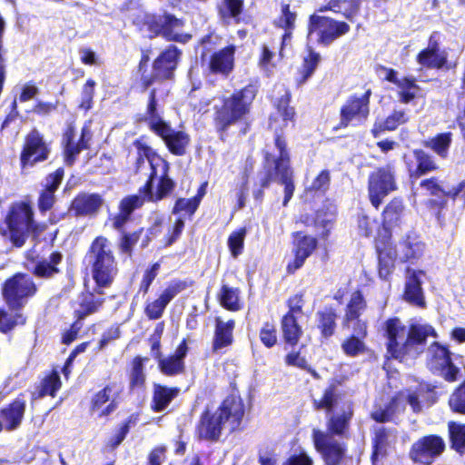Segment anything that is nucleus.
Wrapping results in <instances>:
<instances>
[{
	"instance_id": "obj_61",
	"label": "nucleus",
	"mask_w": 465,
	"mask_h": 465,
	"mask_svg": "<svg viewBox=\"0 0 465 465\" xmlns=\"http://www.w3.org/2000/svg\"><path fill=\"white\" fill-rule=\"evenodd\" d=\"M25 322V318L20 314L16 313L15 316H10L6 312H5L2 309H0V331L5 332L15 325L24 324Z\"/></svg>"
},
{
	"instance_id": "obj_50",
	"label": "nucleus",
	"mask_w": 465,
	"mask_h": 465,
	"mask_svg": "<svg viewBox=\"0 0 465 465\" xmlns=\"http://www.w3.org/2000/svg\"><path fill=\"white\" fill-rule=\"evenodd\" d=\"M144 382L143 359L136 357L133 361V368L130 374V386L132 389H142Z\"/></svg>"
},
{
	"instance_id": "obj_14",
	"label": "nucleus",
	"mask_w": 465,
	"mask_h": 465,
	"mask_svg": "<svg viewBox=\"0 0 465 465\" xmlns=\"http://www.w3.org/2000/svg\"><path fill=\"white\" fill-rule=\"evenodd\" d=\"M428 364L434 371H440L445 380L452 381L457 378L459 368L450 359V351L438 342H433L427 351Z\"/></svg>"
},
{
	"instance_id": "obj_38",
	"label": "nucleus",
	"mask_w": 465,
	"mask_h": 465,
	"mask_svg": "<svg viewBox=\"0 0 465 465\" xmlns=\"http://www.w3.org/2000/svg\"><path fill=\"white\" fill-rule=\"evenodd\" d=\"M452 142V134L451 133H442L439 134L436 136L427 140L424 143V145L430 149H431L435 153H437L441 158H446L448 156L449 149Z\"/></svg>"
},
{
	"instance_id": "obj_10",
	"label": "nucleus",
	"mask_w": 465,
	"mask_h": 465,
	"mask_svg": "<svg viewBox=\"0 0 465 465\" xmlns=\"http://www.w3.org/2000/svg\"><path fill=\"white\" fill-rule=\"evenodd\" d=\"M35 292L36 287L32 279L23 273H17L8 279L3 288L4 298L13 310L23 307Z\"/></svg>"
},
{
	"instance_id": "obj_52",
	"label": "nucleus",
	"mask_w": 465,
	"mask_h": 465,
	"mask_svg": "<svg viewBox=\"0 0 465 465\" xmlns=\"http://www.w3.org/2000/svg\"><path fill=\"white\" fill-rule=\"evenodd\" d=\"M398 87L400 88V99L405 104L411 102L418 92V86L415 84L414 79L401 78L398 84Z\"/></svg>"
},
{
	"instance_id": "obj_4",
	"label": "nucleus",
	"mask_w": 465,
	"mask_h": 465,
	"mask_svg": "<svg viewBox=\"0 0 465 465\" xmlns=\"http://www.w3.org/2000/svg\"><path fill=\"white\" fill-rule=\"evenodd\" d=\"M244 416V409H206L198 426L200 438L217 441L223 430H237Z\"/></svg>"
},
{
	"instance_id": "obj_47",
	"label": "nucleus",
	"mask_w": 465,
	"mask_h": 465,
	"mask_svg": "<svg viewBox=\"0 0 465 465\" xmlns=\"http://www.w3.org/2000/svg\"><path fill=\"white\" fill-rule=\"evenodd\" d=\"M180 390L177 388H168L158 384L154 385L153 400L155 407H165L172 400L177 397Z\"/></svg>"
},
{
	"instance_id": "obj_64",
	"label": "nucleus",
	"mask_w": 465,
	"mask_h": 465,
	"mask_svg": "<svg viewBox=\"0 0 465 465\" xmlns=\"http://www.w3.org/2000/svg\"><path fill=\"white\" fill-rule=\"evenodd\" d=\"M185 289V283L183 282H171L159 296L166 304H168L177 294Z\"/></svg>"
},
{
	"instance_id": "obj_26",
	"label": "nucleus",
	"mask_w": 465,
	"mask_h": 465,
	"mask_svg": "<svg viewBox=\"0 0 465 465\" xmlns=\"http://www.w3.org/2000/svg\"><path fill=\"white\" fill-rule=\"evenodd\" d=\"M179 53L176 47L171 46L163 52L154 62V71L158 77L170 78L175 69Z\"/></svg>"
},
{
	"instance_id": "obj_21",
	"label": "nucleus",
	"mask_w": 465,
	"mask_h": 465,
	"mask_svg": "<svg viewBox=\"0 0 465 465\" xmlns=\"http://www.w3.org/2000/svg\"><path fill=\"white\" fill-rule=\"evenodd\" d=\"M352 416L351 409H327L328 433L333 437L345 436Z\"/></svg>"
},
{
	"instance_id": "obj_39",
	"label": "nucleus",
	"mask_w": 465,
	"mask_h": 465,
	"mask_svg": "<svg viewBox=\"0 0 465 465\" xmlns=\"http://www.w3.org/2000/svg\"><path fill=\"white\" fill-rule=\"evenodd\" d=\"M360 0H330L328 6L324 8L341 13L346 18L351 19L358 12ZM323 11V8H321Z\"/></svg>"
},
{
	"instance_id": "obj_25",
	"label": "nucleus",
	"mask_w": 465,
	"mask_h": 465,
	"mask_svg": "<svg viewBox=\"0 0 465 465\" xmlns=\"http://www.w3.org/2000/svg\"><path fill=\"white\" fill-rule=\"evenodd\" d=\"M64 177V170L58 168L54 173L49 174L45 178V190L39 197V208L41 211L51 209L54 203V192L60 185Z\"/></svg>"
},
{
	"instance_id": "obj_35",
	"label": "nucleus",
	"mask_w": 465,
	"mask_h": 465,
	"mask_svg": "<svg viewBox=\"0 0 465 465\" xmlns=\"http://www.w3.org/2000/svg\"><path fill=\"white\" fill-rule=\"evenodd\" d=\"M388 437V430L383 426L375 429V436L372 440L373 450L371 458L372 465H378L379 458L386 455Z\"/></svg>"
},
{
	"instance_id": "obj_29",
	"label": "nucleus",
	"mask_w": 465,
	"mask_h": 465,
	"mask_svg": "<svg viewBox=\"0 0 465 465\" xmlns=\"http://www.w3.org/2000/svg\"><path fill=\"white\" fill-rule=\"evenodd\" d=\"M183 22L173 15H165L159 18L157 32L170 40L180 41L183 37L181 33Z\"/></svg>"
},
{
	"instance_id": "obj_7",
	"label": "nucleus",
	"mask_w": 465,
	"mask_h": 465,
	"mask_svg": "<svg viewBox=\"0 0 465 465\" xmlns=\"http://www.w3.org/2000/svg\"><path fill=\"white\" fill-rule=\"evenodd\" d=\"M154 91L151 92L147 107L149 114L148 123L150 128L159 135L168 149L176 155H183L189 144V136L183 131H175L156 114Z\"/></svg>"
},
{
	"instance_id": "obj_6",
	"label": "nucleus",
	"mask_w": 465,
	"mask_h": 465,
	"mask_svg": "<svg viewBox=\"0 0 465 465\" xmlns=\"http://www.w3.org/2000/svg\"><path fill=\"white\" fill-rule=\"evenodd\" d=\"M254 97V88L248 86L222 100L221 104L215 105V122L217 125L221 129H226L241 120L249 112V106Z\"/></svg>"
},
{
	"instance_id": "obj_24",
	"label": "nucleus",
	"mask_w": 465,
	"mask_h": 465,
	"mask_svg": "<svg viewBox=\"0 0 465 465\" xmlns=\"http://www.w3.org/2000/svg\"><path fill=\"white\" fill-rule=\"evenodd\" d=\"M187 345L185 341L177 347L175 353L166 358L158 359L160 371L168 376L177 375L184 371L183 359L187 354Z\"/></svg>"
},
{
	"instance_id": "obj_18",
	"label": "nucleus",
	"mask_w": 465,
	"mask_h": 465,
	"mask_svg": "<svg viewBox=\"0 0 465 465\" xmlns=\"http://www.w3.org/2000/svg\"><path fill=\"white\" fill-rule=\"evenodd\" d=\"M103 203L102 197L97 193H82L72 201L69 213L74 217H93L99 212Z\"/></svg>"
},
{
	"instance_id": "obj_59",
	"label": "nucleus",
	"mask_w": 465,
	"mask_h": 465,
	"mask_svg": "<svg viewBox=\"0 0 465 465\" xmlns=\"http://www.w3.org/2000/svg\"><path fill=\"white\" fill-rule=\"evenodd\" d=\"M137 416L132 415L130 418L119 428L114 436H113L109 440V446L112 449H115L118 447L123 440L125 439L127 433L129 432L131 425L136 423Z\"/></svg>"
},
{
	"instance_id": "obj_1",
	"label": "nucleus",
	"mask_w": 465,
	"mask_h": 465,
	"mask_svg": "<svg viewBox=\"0 0 465 465\" xmlns=\"http://www.w3.org/2000/svg\"><path fill=\"white\" fill-rule=\"evenodd\" d=\"M139 157L137 163L147 160L151 173L143 189L140 190L141 195H131L122 200L120 209L129 215L137 208L141 207L147 199L152 202H157L166 197L174 188L173 181L168 176L169 163L161 156L156 154L153 150L148 146H142L140 143H136Z\"/></svg>"
},
{
	"instance_id": "obj_30",
	"label": "nucleus",
	"mask_w": 465,
	"mask_h": 465,
	"mask_svg": "<svg viewBox=\"0 0 465 465\" xmlns=\"http://www.w3.org/2000/svg\"><path fill=\"white\" fill-rule=\"evenodd\" d=\"M393 247L397 251L398 260L406 262L421 255L424 244L414 238L408 237L398 244H393Z\"/></svg>"
},
{
	"instance_id": "obj_11",
	"label": "nucleus",
	"mask_w": 465,
	"mask_h": 465,
	"mask_svg": "<svg viewBox=\"0 0 465 465\" xmlns=\"http://www.w3.org/2000/svg\"><path fill=\"white\" fill-rule=\"evenodd\" d=\"M371 90H366L363 94L350 96L341 108L340 127L348 125H360L365 123L370 114V96Z\"/></svg>"
},
{
	"instance_id": "obj_15",
	"label": "nucleus",
	"mask_w": 465,
	"mask_h": 465,
	"mask_svg": "<svg viewBox=\"0 0 465 465\" xmlns=\"http://www.w3.org/2000/svg\"><path fill=\"white\" fill-rule=\"evenodd\" d=\"M445 449L444 440L437 435L425 436L416 441L410 456L415 462L430 464Z\"/></svg>"
},
{
	"instance_id": "obj_23",
	"label": "nucleus",
	"mask_w": 465,
	"mask_h": 465,
	"mask_svg": "<svg viewBox=\"0 0 465 465\" xmlns=\"http://www.w3.org/2000/svg\"><path fill=\"white\" fill-rule=\"evenodd\" d=\"M423 276L424 273L421 271L408 269L404 292L406 301L420 307L425 304L421 289V278Z\"/></svg>"
},
{
	"instance_id": "obj_34",
	"label": "nucleus",
	"mask_w": 465,
	"mask_h": 465,
	"mask_svg": "<svg viewBox=\"0 0 465 465\" xmlns=\"http://www.w3.org/2000/svg\"><path fill=\"white\" fill-rule=\"evenodd\" d=\"M419 64L427 68H440L446 63V55L440 50L426 48L417 57Z\"/></svg>"
},
{
	"instance_id": "obj_62",
	"label": "nucleus",
	"mask_w": 465,
	"mask_h": 465,
	"mask_svg": "<svg viewBox=\"0 0 465 465\" xmlns=\"http://www.w3.org/2000/svg\"><path fill=\"white\" fill-rule=\"evenodd\" d=\"M95 82L92 79H88L83 87L82 92V102L80 108L84 110H89L93 104V98L94 94Z\"/></svg>"
},
{
	"instance_id": "obj_32",
	"label": "nucleus",
	"mask_w": 465,
	"mask_h": 465,
	"mask_svg": "<svg viewBox=\"0 0 465 465\" xmlns=\"http://www.w3.org/2000/svg\"><path fill=\"white\" fill-rule=\"evenodd\" d=\"M365 307L366 302L361 292L359 291L352 292L351 300L347 305L346 313L343 319V326L350 328L351 323L358 320Z\"/></svg>"
},
{
	"instance_id": "obj_3",
	"label": "nucleus",
	"mask_w": 465,
	"mask_h": 465,
	"mask_svg": "<svg viewBox=\"0 0 465 465\" xmlns=\"http://www.w3.org/2000/svg\"><path fill=\"white\" fill-rule=\"evenodd\" d=\"M275 146L278 150V155L266 153L267 173L262 179L261 186L266 188L271 181H278L284 185V199L282 204L286 206L292 199L294 192V183L292 182V171L290 167L289 153L286 149L285 141L277 136L275 139Z\"/></svg>"
},
{
	"instance_id": "obj_16",
	"label": "nucleus",
	"mask_w": 465,
	"mask_h": 465,
	"mask_svg": "<svg viewBox=\"0 0 465 465\" xmlns=\"http://www.w3.org/2000/svg\"><path fill=\"white\" fill-rule=\"evenodd\" d=\"M49 150L46 143L36 131H32L26 137L21 155L23 167L33 166L35 163L47 158Z\"/></svg>"
},
{
	"instance_id": "obj_20",
	"label": "nucleus",
	"mask_w": 465,
	"mask_h": 465,
	"mask_svg": "<svg viewBox=\"0 0 465 465\" xmlns=\"http://www.w3.org/2000/svg\"><path fill=\"white\" fill-rule=\"evenodd\" d=\"M235 46L229 45L214 52L209 61V69L214 74L228 75L234 67Z\"/></svg>"
},
{
	"instance_id": "obj_13",
	"label": "nucleus",
	"mask_w": 465,
	"mask_h": 465,
	"mask_svg": "<svg viewBox=\"0 0 465 465\" xmlns=\"http://www.w3.org/2000/svg\"><path fill=\"white\" fill-rule=\"evenodd\" d=\"M396 190L394 174L391 167L380 168L369 177V196L371 204L378 208L383 198Z\"/></svg>"
},
{
	"instance_id": "obj_22",
	"label": "nucleus",
	"mask_w": 465,
	"mask_h": 465,
	"mask_svg": "<svg viewBox=\"0 0 465 465\" xmlns=\"http://www.w3.org/2000/svg\"><path fill=\"white\" fill-rule=\"evenodd\" d=\"M376 247L379 252L380 277L387 279L394 268V262L398 259L397 251L390 240L385 242L382 239H379L376 242Z\"/></svg>"
},
{
	"instance_id": "obj_63",
	"label": "nucleus",
	"mask_w": 465,
	"mask_h": 465,
	"mask_svg": "<svg viewBox=\"0 0 465 465\" xmlns=\"http://www.w3.org/2000/svg\"><path fill=\"white\" fill-rule=\"evenodd\" d=\"M185 289V283L183 282H171L159 296L166 304H168L177 294Z\"/></svg>"
},
{
	"instance_id": "obj_19",
	"label": "nucleus",
	"mask_w": 465,
	"mask_h": 465,
	"mask_svg": "<svg viewBox=\"0 0 465 465\" xmlns=\"http://www.w3.org/2000/svg\"><path fill=\"white\" fill-rule=\"evenodd\" d=\"M76 136L74 129L72 126H69L64 137V142L65 143V161L68 164H72L75 156L82 150L87 148V144L91 140L89 126L85 125L82 128L79 139H76Z\"/></svg>"
},
{
	"instance_id": "obj_45",
	"label": "nucleus",
	"mask_w": 465,
	"mask_h": 465,
	"mask_svg": "<svg viewBox=\"0 0 465 465\" xmlns=\"http://www.w3.org/2000/svg\"><path fill=\"white\" fill-rule=\"evenodd\" d=\"M62 260V255L59 252H54L50 256V261H44L39 262L35 268V274L38 277L48 278L53 276L58 272L55 267Z\"/></svg>"
},
{
	"instance_id": "obj_5",
	"label": "nucleus",
	"mask_w": 465,
	"mask_h": 465,
	"mask_svg": "<svg viewBox=\"0 0 465 465\" xmlns=\"http://www.w3.org/2000/svg\"><path fill=\"white\" fill-rule=\"evenodd\" d=\"M92 276L96 283L94 292L102 294L101 289L109 287L117 274V263L108 240L97 237L91 246Z\"/></svg>"
},
{
	"instance_id": "obj_9",
	"label": "nucleus",
	"mask_w": 465,
	"mask_h": 465,
	"mask_svg": "<svg viewBox=\"0 0 465 465\" xmlns=\"http://www.w3.org/2000/svg\"><path fill=\"white\" fill-rule=\"evenodd\" d=\"M350 25L332 18L313 15L310 17L308 38L322 45H330L347 34Z\"/></svg>"
},
{
	"instance_id": "obj_42",
	"label": "nucleus",
	"mask_w": 465,
	"mask_h": 465,
	"mask_svg": "<svg viewBox=\"0 0 465 465\" xmlns=\"http://www.w3.org/2000/svg\"><path fill=\"white\" fill-rule=\"evenodd\" d=\"M118 392L119 389L116 385L112 384L106 386L94 396V406L99 407L107 404L106 407H111L113 404H117L116 399L118 397Z\"/></svg>"
},
{
	"instance_id": "obj_28",
	"label": "nucleus",
	"mask_w": 465,
	"mask_h": 465,
	"mask_svg": "<svg viewBox=\"0 0 465 465\" xmlns=\"http://www.w3.org/2000/svg\"><path fill=\"white\" fill-rule=\"evenodd\" d=\"M233 328L234 322L232 320L223 322L220 318H216V327L213 344V351H217L232 343Z\"/></svg>"
},
{
	"instance_id": "obj_17",
	"label": "nucleus",
	"mask_w": 465,
	"mask_h": 465,
	"mask_svg": "<svg viewBox=\"0 0 465 465\" xmlns=\"http://www.w3.org/2000/svg\"><path fill=\"white\" fill-rule=\"evenodd\" d=\"M317 247L316 238L297 232L293 240L292 253L294 258L287 265V271L290 273L300 269L306 259L314 252Z\"/></svg>"
},
{
	"instance_id": "obj_51",
	"label": "nucleus",
	"mask_w": 465,
	"mask_h": 465,
	"mask_svg": "<svg viewBox=\"0 0 465 465\" xmlns=\"http://www.w3.org/2000/svg\"><path fill=\"white\" fill-rule=\"evenodd\" d=\"M25 409H1L0 418L9 430L19 426L24 417Z\"/></svg>"
},
{
	"instance_id": "obj_53",
	"label": "nucleus",
	"mask_w": 465,
	"mask_h": 465,
	"mask_svg": "<svg viewBox=\"0 0 465 465\" xmlns=\"http://www.w3.org/2000/svg\"><path fill=\"white\" fill-rule=\"evenodd\" d=\"M246 232L245 228H241L232 232L228 238V247L234 258L242 252Z\"/></svg>"
},
{
	"instance_id": "obj_41",
	"label": "nucleus",
	"mask_w": 465,
	"mask_h": 465,
	"mask_svg": "<svg viewBox=\"0 0 465 465\" xmlns=\"http://www.w3.org/2000/svg\"><path fill=\"white\" fill-rule=\"evenodd\" d=\"M335 218L336 208L331 204L325 209L317 212L314 223L316 227L322 228L323 231L322 234L323 237L328 235Z\"/></svg>"
},
{
	"instance_id": "obj_2",
	"label": "nucleus",
	"mask_w": 465,
	"mask_h": 465,
	"mask_svg": "<svg viewBox=\"0 0 465 465\" xmlns=\"http://www.w3.org/2000/svg\"><path fill=\"white\" fill-rule=\"evenodd\" d=\"M387 353L401 361L417 358L423 352L429 337H435L432 326L423 323H412L409 329L397 318L385 322Z\"/></svg>"
},
{
	"instance_id": "obj_40",
	"label": "nucleus",
	"mask_w": 465,
	"mask_h": 465,
	"mask_svg": "<svg viewBox=\"0 0 465 465\" xmlns=\"http://www.w3.org/2000/svg\"><path fill=\"white\" fill-rule=\"evenodd\" d=\"M294 116V109L289 106V94L285 92L284 95L277 104V114L271 117L270 127L277 129L278 117L286 124L288 121H292Z\"/></svg>"
},
{
	"instance_id": "obj_31",
	"label": "nucleus",
	"mask_w": 465,
	"mask_h": 465,
	"mask_svg": "<svg viewBox=\"0 0 465 465\" xmlns=\"http://www.w3.org/2000/svg\"><path fill=\"white\" fill-rule=\"evenodd\" d=\"M296 20V13L292 12L290 10L289 5H284L282 6V15L275 21L277 26L285 29V33L282 35V47L280 50V55H282V51L285 45H287L292 37V31L294 28V24Z\"/></svg>"
},
{
	"instance_id": "obj_48",
	"label": "nucleus",
	"mask_w": 465,
	"mask_h": 465,
	"mask_svg": "<svg viewBox=\"0 0 465 465\" xmlns=\"http://www.w3.org/2000/svg\"><path fill=\"white\" fill-rule=\"evenodd\" d=\"M319 316V328L322 331V335L325 338L331 337L334 333L336 314L332 310H325L318 313Z\"/></svg>"
},
{
	"instance_id": "obj_27",
	"label": "nucleus",
	"mask_w": 465,
	"mask_h": 465,
	"mask_svg": "<svg viewBox=\"0 0 465 465\" xmlns=\"http://www.w3.org/2000/svg\"><path fill=\"white\" fill-rule=\"evenodd\" d=\"M413 158L418 163L417 167L411 164L410 156L404 157L411 178H419L422 174L436 169V164L432 158L421 150H415L413 152Z\"/></svg>"
},
{
	"instance_id": "obj_54",
	"label": "nucleus",
	"mask_w": 465,
	"mask_h": 465,
	"mask_svg": "<svg viewBox=\"0 0 465 465\" xmlns=\"http://www.w3.org/2000/svg\"><path fill=\"white\" fill-rule=\"evenodd\" d=\"M275 54L272 52L268 45H264L262 47V54L259 58L258 65L260 69L270 75L272 74L275 68Z\"/></svg>"
},
{
	"instance_id": "obj_56",
	"label": "nucleus",
	"mask_w": 465,
	"mask_h": 465,
	"mask_svg": "<svg viewBox=\"0 0 465 465\" xmlns=\"http://www.w3.org/2000/svg\"><path fill=\"white\" fill-rule=\"evenodd\" d=\"M103 302L104 300L96 297L94 293L85 294L81 302V310L78 311L79 316L83 317L96 312Z\"/></svg>"
},
{
	"instance_id": "obj_55",
	"label": "nucleus",
	"mask_w": 465,
	"mask_h": 465,
	"mask_svg": "<svg viewBox=\"0 0 465 465\" xmlns=\"http://www.w3.org/2000/svg\"><path fill=\"white\" fill-rule=\"evenodd\" d=\"M391 399V402L388 407H399L411 405V407H415L420 404L419 396L410 391H401L397 395L389 396Z\"/></svg>"
},
{
	"instance_id": "obj_49",
	"label": "nucleus",
	"mask_w": 465,
	"mask_h": 465,
	"mask_svg": "<svg viewBox=\"0 0 465 465\" xmlns=\"http://www.w3.org/2000/svg\"><path fill=\"white\" fill-rule=\"evenodd\" d=\"M404 207L402 201L393 199L385 208L383 212V221L387 225L395 224L401 218Z\"/></svg>"
},
{
	"instance_id": "obj_43",
	"label": "nucleus",
	"mask_w": 465,
	"mask_h": 465,
	"mask_svg": "<svg viewBox=\"0 0 465 465\" xmlns=\"http://www.w3.org/2000/svg\"><path fill=\"white\" fill-rule=\"evenodd\" d=\"M219 300L221 304L227 310L238 311L241 308L238 289L223 285L219 293Z\"/></svg>"
},
{
	"instance_id": "obj_8",
	"label": "nucleus",
	"mask_w": 465,
	"mask_h": 465,
	"mask_svg": "<svg viewBox=\"0 0 465 465\" xmlns=\"http://www.w3.org/2000/svg\"><path fill=\"white\" fill-rule=\"evenodd\" d=\"M32 215L33 212L28 204H15L5 222L0 225V233L5 235L8 232L14 245L23 246L29 229L33 227Z\"/></svg>"
},
{
	"instance_id": "obj_37",
	"label": "nucleus",
	"mask_w": 465,
	"mask_h": 465,
	"mask_svg": "<svg viewBox=\"0 0 465 465\" xmlns=\"http://www.w3.org/2000/svg\"><path fill=\"white\" fill-rule=\"evenodd\" d=\"M320 60V54L311 48H308L307 54L303 56L302 65L299 71L300 76L297 78L299 84H304L307 79L312 75Z\"/></svg>"
},
{
	"instance_id": "obj_57",
	"label": "nucleus",
	"mask_w": 465,
	"mask_h": 465,
	"mask_svg": "<svg viewBox=\"0 0 465 465\" xmlns=\"http://www.w3.org/2000/svg\"><path fill=\"white\" fill-rule=\"evenodd\" d=\"M341 350L347 356L356 357L365 351V344L359 338L351 336L341 343Z\"/></svg>"
},
{
	"instance_id": "obj_46",
	"label": "nucleus",
	"mask_w": 465,
	"mask_h": 465,
	"mask_svg": "<svg viewBox=\"0 0 465 465\" xmlns=\"http://www.w3.org/2000/svg\"><path fill=\"white\" fill-rule=\"evenodd\" d=\"M449 431L452 448L463 454L465 452V425L450 422Z\"/></svg>"
},
{
	"instance_id": "obj_60",
	"label": "nucleus",
	"mask_w": 465,
	"mask_h": 465,
	"mask_svg": "<svg viewBox=\"0 0 465 465\" xmlns=\"http://www.w3.org/2000/svg\"><path fill=\"white\" fill-rule=\"evenodd\" d=\"M60 377L56 371H54L43 381L39 394L40 396H54V392L60 388Z\"/></svg>"
},
{
	"instance_id": "obj_44",
	"label": "nucleus",
	"mask_w": 465,
	"mask_h": 465,
	"mask_svg": "<svg viewBox=\"0 0 465 465\" xmlns=\"http://www.w3.org/2000/svg\"><path fill=\"white\" fill-rule=\"evenodd\" d=\"M242 10V0H223L219 6L221 19L229 23L231 19L237 18Z\"/></svg>"
},
{
	"instance_id": "obj_58",
	"label": "nucleus",
	"mask_w": 465,
	"mask_h": 465,
	"mask_svg": "<svg viewBox=\"0 0 465 465\" xmlns=\"http://www.w3.org/2000/svg\"><path fill=\"white\" fill-rule=\"evenodd\" d=\"M260 340L264 346L272 348L277 342V331L272 322H264L260 331Z\"/></svg>"
},
{
	"instance_id": "obj_12",
	"label": "nucleus",
	"mask_w": 465,
	"mask_h": 465,
	"mask_svg": "<svg viewBox=\"0 0 465 465\" xmlns=\"http://www.w3.org/2000/svg\"><path fill=\"white\" fill-rule=\"evenodd\" d=\"M312 439L315 449L326 465H339L345 457V443L339 441L331 434L314 429Z\"/></svg>"
},
{
	"instance_id": "obj_33",
	"label": "nucleus",
	"mask_w": 465,
	"mask_h": 465,
	"mask_svg": "<svg viewBox=\"0 0 465 465\" xmlns=\"http://www.w3.org/2000/svg\"><path fill=\"white\" fill-rule=\"evenodd\" d=\"M298 317H292V315H284L282 320V331L285 341L291 345L298 343L302 330L299 324Z\"/></svg>"
},
{
	"instance_id": "obj_36",
	"label": "nucleus",
	"mask_w": 465,
	"mask_h": 465,
	"mask_svg": "<svg viewBox=\"0 0 465 465\" xmlns=\"http://www.w3.org/2000/svg\"><path fill=\"white\" fill-rule=\"evenodd\" d=\"M408 120L409 116L404 110H394L383 122L374 124L372 133L377 136L378 133L383 130H395L399 125L405 124Z\"/></svg>"
}]
</instances>
